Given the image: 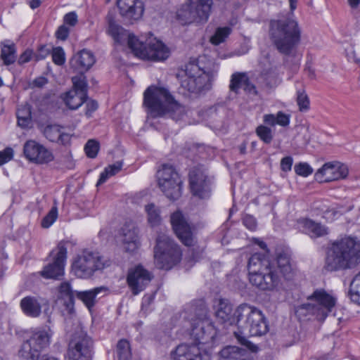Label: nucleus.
<instances>
[{
  "label": "nucleus",
  "instance_id": "1",
  "mask_svg": "<svg viewBox=\"0 0 360 360\" xmlns=\"http://www.w3.org/2000/svg\"><path fill=\"white\" fill-rule=\"evenodd\" d=\"M248 269L250 282L262 290H274L279 285L278 273L288 276L291 272L290 258L283 251L276 252V257L255 253L249 259Z\"/></svg>",
  "mask_w": 360,
  "mask_h": 360
},
{
  "label": "nucleus",
  "instance_id": "2",
  "mask_svg": "<svg viewBox=\"0 0 360 360\" xmlns=\"http://www.w3.org/2000/svg\"><path fill=\"white\" fill-rule=\"evenodd\" d=\"M107 32L117 44L127 42L134 56L140 59L159 62L169 56V48L153 34L145 39H138L112 20L109 21Z\"/></svg>",
  "mask_w": 360,
  "mask_h": 360
},
{
  "label": "nucleus",
  "instance_id": "3",
  "mask_svg": "<svg viewBox=\"0 0 360 360\" xmlns=\"http://www.w3.org/2000/svg\"><path fill=\"white\" fill-rule=\"evenodd\" d=\"M143 105L152 117L167 116L178 121L183 120L187 114L186 108L162 87H148L143 94Z\"/></svg>",
  "mask_w": 360,
  "mask_h": 360
},
{
  "label": "nucleus",
  "instance_id": "4",
  "mask_svg": "<svg viewBox=\"0 0 360 360\" xmlns=\"http://www.w3.org/2000/svg\"><path fill=\"white\" fill-rule=\"evenodd\" d=\"M238 321L236 326L240 332H234L238 341L252 352L257 350V347L251 343L244 335L260 336L268 331V325L262 311L258 308L248 304H240L236 308Z\"/></svg>",
  "mask_w": 360,
  "mask_h": 360
},
{
  "label": "nucleus",
  "instance_id": "5",
  "mask_svg": "<svg viewBox=\"0 0 360 360\" xmlns=\"http://www.w3.org/2000/svg\"><path fill=\"white\" fill-rule=\"evenodd\" d=\"M360 262V239L347 236L333 242L326 259L328 271L352 269Z\"/></svg>",
  "mask_w": 360,
  "mask_h": 360
},
{
  "label": "nucleus",
  "instance_id": "6",
  "mask_svg": "<svg viewBox=\"0 0 360 360\" xmlns=\"http://www.w3.org/2000/svg\"><path fill=\"white\" fill-rule=\"evenodd\" d=\"M269 34L278 51L285 55L294 53L301 39L297 22L289 18L271 20Z\"/></svg>",
  "mask_w": 360,
  "mask_h": 360
},
{
  "label": "nucleus",
  "instance_id": "7",
  "mask_svg": "<svg viewBox=\"0 0 360 360\" xmlns=\"http://www.w3.org/2000/svg\"><path fill=\"white\" fill-rule=\"evenodd\" d=\"M188 321L191 324V335L198 345L212 342L217 335L216 329L207 316V309L203 300H198L191 304Z\"/></svg>",
  "mask_w": 360,
  "mask_h": 360
},
{
  "label": "nucleus",
  "instance_id": "8",
  "mask_svg": "<svg viewBox=\"0 0 360 360\" xmlns=\"http://www.w3.org/2000/svg\"><path fill=\"white\" fill-rule=\"evenodd\" d=\"M307 300L308 303L301 304L295 309V314L299 319L313 314L317 319L323 321L337 302V297L333 293L321 288L314 290Z\"/></svg>",
  "mask_w": 360,
  "mask_h": 360
},
{
  "label": "nucleus",
  "instance_id": "9",
  "mask_svg": "<svg viewBox=\"0 0 360 360\" xmlns=\"http://www.w3.org/2000/svg\"><path fill=\"white\" fill-rule=\"evenodd\" d=\"M155 266L160 269L169 270L181 259L180 248L165 233H160L154 248Z\"/></svg>",
  "mask_w": 360,
  "mask_h": 360
},
{
  "label": "nucleus",
  "instance_id": "10",
  "mask_svg": "<svg viewBox=\"0 0 360 360\" xmlns=\"http://www.w3.org/2000/svg\"><path fill=\"white\" fill-rule=\"evenodd\" d=\"M52 335L50 328L32 330L29 338L22 344L19 355L27 360H39L41 352L50 345Z\"/></svg>",
  "mask_w": 360,
  "mask_h": 360
},
{
  "label": "nucleus",
  "instance_id": "11",
  "mask_svg": "<svg viewBox=\"0 0 360 360\" xmlns=\"http://www.w3.org/2000/svg\"><path fill=\"white\" fill-rule=\"evenodd\" d=\"M157 181L161 191L170 200H176L181 196L183 181L172 165H162L157 172Z\"/></svg>",
  "mask_w": 360,
  "mask_h": 360
},
{
  "label": "nucleus",
  "instance_id": "12",
  "mask_svg": "<svg viewBox=\"0 0 360 360\" xmlns=\"http://www.w3.org/2000/svg\"><path fill=\"white\" fill-rule=\"evenodd\" d=\"M214 78L212 73L205 71L193 62L186 66L185 77L181 81V89L190 93L197 94L209 89Z\"/></svg>",
  "mask_w": 360,
  "mask_h": 360
},
{
  "label": "nucleus",
  "instance_id": "13",
  "mask_svg": "<svg viewBox=\"0 0 360 360\" xmlns=\"http://www.w3.org/2000/svg\"><path fill=\"white\" fill-rule=\"evenodd\" d=\"M105 266L103 257L98 252L84 250L75 259L72 270L77 277L86 278L91 276L96 271L103 269Z\"/></svg>",
  "mask_w": 360,
  "mask_h": 360
},
{
  "label": "nucleus",
  "instance_id": "14",
  "mask_svg": "<svg viewBox=\"0 0 360 360\" xmlns=\"http://www.w3.org/2000/svg\"><path fill=\"white\" fill-rule=\"evenodd\" d=\"M50 257L53 262L45 266L40 274L45 278L60 280L64 275L67 259V248L63 242L51 252Z\"/></svg>",
  "mask_w": 360,
  "mask_h": 360
},
{
  "label": "nucleus",
  "instance_id": "15",
  "mask_svg": "<svg viewBox=\"0 0 360 360\" xmlns=\"http://www.w3.org/2000/svg\"><path fill=\"white\" fill-rule=\"evenodd\" d=\"M22 151L25 158L36 165H47L55 159L52 150L34 139L25 142Z\"/></svg>",
  "mask_w": 360,
  "mask_h": 360
},
{
  "label": "nucleus",
  "instance_id": "16",
  "mask_svg": "<svg viewBox=\"0 0 360 360\" xmlns=\"http://www.w3.org/2000/svg\"><path fill=\"white\" fill-rule=\"evenodd\" d=\"M190 188L193 195L201 199L210 195V181L202 167L193 168L189 172Z\"/></svg>",
  "mask_w": 360,
  "mask_h": 360
},
{
  "label": "nucleus",
  "instance_id": "17",
  "mask_svg": "<svg viewBox=\"0 0 360 360\" xmlns=\"http://www.w3.org/2000/svg\"><path fill=\"white\" fill-rule=\"evenodd\" d=\"M349 173L348 167L346 165L338 162H328L325 163L315 173V179L320 182H329L345 179Z\"/></svg>",
  "mask_w": 360,
  "mask_h": 360
},
{
  "label": "nucleus",
  "instance_id": "18",
  "mask_svg": "<svg viewBox=\"0 0 360 360\" xmlns=\"http://www.w3.org/2000/svg\"><path fill=\"white\" fill-rule=\"evenodd\" d=\"M171 224L179 239L186 246H191L194 242L193 227L180 211L171 215Z\"/></svg>",
  "mask_w": 360,
  "mask_h": 360
},
{
  "label": "nucleus",
  "instance_id": "19",
  "mask_svg": "<svg viewBox=\"0 0 360 360\" xmlns=\"http://www.w3.org/2000/svg\"><path fill=\"white\" fill-rule=\"evenodd\" d=\"M56 304L62 316L65 319H70L74 316V294L69 283L63 282L58 287Z\"/></svg>",
  "mask_w": 360,
  "mask_h": 360
},
{
  "label": "nucleus",
  "instance_id": "20",
  "mask_svg": "<svg viewBox=\"0 0 360 360\" xmlns=\"http://www.w3.org/2000/svg\"><path fill=\"white\" fill-rule=\"evenodd\" d=\"M152 279L151 274L141 265L129 269L127 282L134 295L144 290Z\"/></svg>",
  "mask_w": 360,
  "mask_h": 360
},
{
  "label": "nucleus",
  "instance_id": "21",
  "mask_svg": "<svg viewBox=\"0 0 360 360\" xmlns=\"http://www.w3.org/2000/svg\"><path fill=\"white\" fill-rule=\"evenodd\" d=\"M91 345V338L83 333L74 337L69 344L68 354L70 360H87Z\"/></svg>",
  "mask_w": 360,
  "mask_h": 360
},
{
  "label": "nucleus",
  "instance_id": "22",
  "mask_svg": "<svg viewBox=\"0 0 360 360\" xmlns=\"http://www.w3.org/2000/svg\"><path fill=\"white\" fill-rule=\"evenodd\" d=\"M214 314L217 319L229 326H236L238 316L236 309L233 313L231 302L226 299L216 300L214 304Z\"/></svg>",
  "mask_w": 360,
  "mask_h": 360
},
{
  "label": "nucleus",
  "instance_id": "23",
  "mask_svg": "<svg viewBox=\"0 0 360 360\" xmlns=\"http://www.w3.org/2000/svg\"><path fill=\"white\" fill-rule=\"evenodd\" d=\"M173 360H210L207 354H202L196 345L181 344L172 353Z\"/></svg>",
  "mask_w": 360,
  "mask_h": 360
},
{
  "label": "nucleus",
  "instance_id": "24",
  "mask_svg": "<svg viewBox=\"0 0 360 360\" xmlns=\"http://www.w3.org/2000/svg\"><path fill=\"white\" fill-rule=\"evenodd\" d=\"M122 246L124 251L129 254L136 253L141 247L138 229L131 223L122 228Z\"/></svg>",
  "mask_w": 360,
  "mask_h": 360
},
{
  "label": "nucleus",
  "instance_id": "25",
  "mask_svg": "<svg viewBox=\"0 0 360 360\" xmlns=\"http://www.w3.org/2000/svg\"><path fill=\"white\" fill-rule=\"evenodd\" d=\"M117 7L120 14L129 20H138L141 18L144 8L140 0H117Z\"/></svg>",
  "mask_w": 360,
  "mask_h": 360
},
{
  "label": "nucleus",
  "instance_id": "26",
  "mask_svg": "<svg viewBox=\"0 0 360 360\" xmlns=\"http://www.w3.org/2000/svg\"><path fill=\"white\" fill-rule=\"evenodd\" d=\"M96 59L93 53L83 49L73 56L70 60L71 67L79 72L87 71L94 63Z\"/></svg>",
  "mask_w": 360,
  "mask_h": 360
},
{
  "label": "nucleus",
  "instance_id": "27",
  "mask_svg": "<svg viewBox=\"0 0 360 360\" xmlns=\"http://www.w3.org/2000/svg\"><path fill=\"white\" fill-rule=\"evenodd\" d=\"M20 307L27 316L39 317L41 314V299L34 296H26L20 300Z\"/></svg>",
  "mask_w": 360,
  "mask_h": 360
},
{
  "label": "nucleus",
  "instance_id": "28",
  "mask_svg": "<svg viewBox=\"0 0 360 360\" xmlns=\"http://www.w3.org/2000/svg\"><path fill=\"white\" fill-rule=\"evenodd\" d=\"M229 88L236 93L240 89L250 93L255 91V86L250 82L248 75L245 72L233 73L231 77Z\"/></svg>",
  "mask_w": 360,
  "mask_h": 360
},
{
  "label": "nucleus",
  "instance_id": "29",
  "mask_svg": "<svg viewBox=\"0 0 360 360\" xmlns=\"http://www.w3.org/2000/svg\"><path fill=\"white\" fill-rule=\"evenodd\" d=\"M298 226L311 238L321 237L328 234V230L325 226L309 219H300Z\"/></svg>",
  "mask_w": 360,
  "mask_h": 360
},
{
  "label": "nucleus",
  "instance_id": "30",
  "mask_svg": "<svg viewBox=\"0 0 360 360\" xmlns=\"http://www.w3.org/2000/svg\"><path fill=\"white\" fill-rule=\"evenodd\" d=\"M220 360H253L245 349L236 346H226L220 353Z\"/></svg>",
  "mask_w": 360,
  "mask_h": 360
},
{
  "label": "nucleus",
  "instance_id": "31",
  "mask_svg": "<svg viewBox=\"0 0 360 360\" xmlns=\"http://www.w3.org/2000/svg\"><path fill=\"white\" fill-rule=\"evenodd\" d=\"M193 12L205 22L209 18L213 4L212 0H188Z\"/></svg>",
  "mask_w": 360,
  "mask_h": 360
},
{
  "label": "nucleus",
  "instance_id": "32",
  "mask_svg": "<svg viewBox=\"0 0 360 360\" xmlns=\"http://www.w3.org/2000/svg\"><path fill=\"white\" fill-rule=\"evenodd\" d=\"M86 94L75 89H70L63 96L66 106L70 110L78 109L86 101Z\"/></svg>",
  "mask_w": 360,
  "mask_h": 360
},
{
  "label": "nucleus",
  "instance_id": "33",
  "mask_svg": "<svg viewBox=\"0 0 360 360\" xmlns=\"http://www.w3.org/2000/svg\"><path fill=\"white\" fill-rule=\"evenodd\" d=\"M108 288L101 286L93 288L89 290L79 291L76 292V295L78 299L82 301L85 306L91 310L96 303V296L101 292H106Z\"/></svg>",
  "mask_w": 360,
  "mask_h": 360
},
{
  "label": "nucleus",
  "instance_id": "34",
  "mask_svg": "<svg viewBox=\"0 0 360 360\" xmlns=\"http://www.w3.org/2000/svg\"><path fill=\"white\" fill-rule=\"evenodd\" d=\"M176 18L179 22L182 25L190 24L192 22H205L201 20L198 15L193 12L191 4L182 6L176 12Z\"/></svg>",
  "mask_w": 360,
  "mask_h": 360
},
{
  "label": "nucleus",
  "instance_id": "35",
  "mask_svg": "<svg viewBox=\"0 0 360 360\" xmlns=\"http://www.w3.org/2000/svg\"><path fill=\"white\" fill-rule=\"evenodd\" d=\"M263 121L266 124L274 127L279 125L281 127H287L290 124V115L283 111H278L276 115L265 114L263 116Z\"/></svg>",
  "mask_w": 360,
  "mask_h": 360
},
{
  "label": "nucleus",
  "instance_id": "36",
  "mask_svg": "<svg viewBox=\"0 0 360 360\" xmlns=\"http://www.w3.org/2000/svg\"><path fill=\"white\" fill-rule=\"evenodd\" d=\"M18 124L22 128L28 127L32 122L31 108L28 104L21 105L17 110Z\"/></svg>",
  "mask_w": 360,
  "mask_h": 360
},
{
  "label": "nucleus",
  "instance_id": "37",
  "mask_svg": "<svg viewBox=\"0 0 360 360\" xmlns=\"http://www.w3.org/2000/svg\"><path fill=\"white\" fill-rule=\"evenodd\" d=\"M145 211L147 214L148 223L150 226H157L160 224L162 219L159 207L153 203H150L145 206Z\"/></svg>",
  "mask_w": 360,
  "mask_h": 360
},
{
  "label": "nucleus",
  "instance_id": "38",
  "mask_svg": "<svg viewBox=\"0 0 360 360\" xmlns=\"http://www.w3.org/2000/svg\"><path fill=\"white\" fill-rule=\"evenodd\" d=\"M15 46L14 44H3L1 46V56L5 65L13 63L16 58Z\"/></svg>",
  "mask_w": 360,
  "mask_h": 360
},
{
  "label": "nucleus",
  "instance_id": "39",
  "mask_svg": "<svg viewBox=\"0 0 360 360\" xmlns=\"http://www.w3.org/2000/svg\"><path fill=\"white\" fill-rule=\"evenodd\" d=\"M122 166V162L118 161L105 167L103 172L101 173L100 178L96 185L98 186L105 183L108 178L117 174L121 170Z\"/></svg>",
  "mask_w": 360,
  "mask_h": 360
},
{
  "label": "nucleus",
  "instance_id": "40",
  "mask_svg": "<svg viewBox=\"0 0 360 360\" xmlns=\"http://www.w3.org/2000/svg\"><path fill=\"white\" fill-rule=\"evenodd\" d=\"M232 30L229 26L217 28L214 34L210 38V42L214 45H219L225 41L231 33Z\"/></svg>",
  "mask_w": 360,
  "mask_h": 360
},
{
  "label": "nucleus",
  "instance_id": "41",
  "mask_svg": "<svg viewBox=\"0 0 360 360\" xmlns=\"http://www.w3.org/2000/svg\"><path fill=\"white\" fill-rule=\"evenodd\" d=\"M349 296L352 302L360 305V272L354 277L350 283Z\"/></svg>",
  "mask_w": 360,
  "mask_h": 360
},
{
  "label": "nucleus",
  "instance_id": "42",
  "mask_svg": "<svg viewBox=\"0 0 360 360\" xmlns=\"http://www.w3.org/2000/svg\"><path fill=\"white\" fill-rule=\"evenodd\" d=\"M257 136L265 143H270L274 138L272 129L266 125H259L256 129Z\"/></svg>",
  "mask_w": 360,
  "mask_h": 360
},
{
  "label": "nucleus",
  "instance_id": "43",
  "mask_svg": "<svg viewBox=\"0 0 360 360\" xmlns=\"http://www.w3.org/2000/svg\"><path fill=\"white\" fill-rule=\"evenodd\" d=\"M119 360H127L131 356L129 343L126 340H121L117 345Z\"/></svg>",
  "mask_w": 360,
  "mask_h": 360
},
{
  "label": "nucleus",
  "instance_id": "44",
  "mask_svg": "<svg viewBox=\"0 0 360 360\" xmlns=\"http://www.w3.org/2000/svg\"><path fill=\"white\" fill-rule=\"evenodd\" d=\"M61 128L58 125H49L44 129V136L51 142L58 141Z\"/></svg>",
  "mask_w": 360,
  "mask_h": 360
},
{
  "label": "nucleus",
  "instance_id": "45",
  "mask_svg": "<svg viewBox=\"0 0 360 360\" xmlns=\"http://www.w3.org/2000/svg\"><path fill=\"white\" fill-rule=\"evenodd\" d=\"M297 103L300 111L304 112L309 109V98L304 89L297 91Z\"/></svg>",
  "mask_w": 360,
  "mask_h": 360
},
{
  "label": "nucleus",
  "instance_id": "46",
  "mask_svg": "<svg viewBox=\"0 0 360 360\" xmlns=\"http://www.w3.org/2000/svg\"><path fill=\"white\" fill-rule=\"evenodd\" d=\"M100 144L95 139H89L84 146V151L89 158H95L99 150Z\"/></svg>",
  "mask_w": 360,
  "mask_h": 360
},
{
  "label": "nucleus",
  "instance_id": "47",
  "mask_svg": "<svg viewBox=\"0 0 360 360\" xmlns=\"http://www.w3.org/2000/svg\"><path fill=\"white\" fill-rule=\"evenodd\" d=\"M262 75L270 86H276L279 82L278 73L275 68H271L264 71Z\"/></svg>",
  "mask_w": 360,
  "mask_h": 360
},
{
  "label": "nucleus",
  "instance_id": "48",
  "mask_svg": "<svg viewBox=\"0 0 360 360\" xmlns=\"http://www.w3.org/2000/svg\"><path fill=\"white\" fill-rule=\"evenodd\" d=\"M58 218V209L53 207L48 214L43 218L41 221V226L43 228H49Z\"/></svg>",
  "mask_w": 360,
  "mask_h": 360
},
{
  "label": "nucleus",
  "instance_id": "49",
  "mask_svg": "<svg viewBox=\"0 0 360 360\" xmlns=\"http://www.w3.org/2000/svg\"><path fill=\"white\" fill-rule=\"evenodd\" d=\"M73 83V87L72 89H75L77 91H83L87 94V84L85 76L81 75L79 76H75L72 78Z\"/></svg>",
  "mask_w": 360,
  "mask_h": 360
},
{
  "label": "nucleus",
  "instance_id": "50",
  "mask_svg": "<svg viewBox=\"0 0 360 360\" xmlns=\"http://www.w3.org/2000/svg\"><path fill=\"white\" fill-rule=\"evenodd\" d=\"M52 60L57 65H63L65 62V53L62 47L58 46L52 49Z\"/></svg>",
  "mask_w": 360,
  "mask_h": 360
},
{
  "label": "nucleus",
  "instance_id": "51",
  "mask_svg": "<svg viewBox=\"0 0 360 360\" xmlns=\"http://www.w3.org/2000/svg\"><path fill=\"white\" fill-rule=\"evenodd\" d=\"M295 172L301 176L307 177L313 173V168L307 162H299L294 167Z\"/></svg>",
  "mask_w": 360,
  "mask_h": 360
},
{
  "label": "nucleus",
  "instance_id": "52",
  "mask_svg": "<svg viewBox=\"0 0 360 360\" xmlns=\"http://www.w3.org/2000/svg\"><path fill=\"white\" fill-rule=\"evenodd\" d=\"M14 155V150L13 148L8 147L4 150L0 151V166L11 161Z\"/></svg>",
  "mask_w": 360,
  "mask_h": 360
},
{
  "label": "nucleus",
  "instance_id": "53",
  "mask_svg": "<svg viewBox=\"0 0 360 360\" xmlns=\"http://www.w3.org/2000/svg\"><path fill=\"white\" fill-rule=\"evenodd\" d=\"M244 226L250 231H255L257 228V221L254 217L246 214L243 218Z\"/></svg>",
  "mask_w": 360,
  "mask_h": 360
},
{
  "label": "nucleus",
  "instance_id": "54",
  "mask_svg": "<svg viewBox=\"0 0 360 360\" xmlns=\"http://www.w3.org/2000/svg\"><path fill=\"white\" fill-rule=\"evenodd\" d=\"M34 57L33 51L27 49L20 56L18 62L20 65H22L30 62Z\"/></svg>",
  "mask_w": 360,
  "mask_h": 360
},
{
  "label": "nucleus",
  "instance_id": "55",
  "mask_svg": "<svg viewBox=\"0 0 360 360\" xmlns=\"http://www.w3.org/2000/svg\"><path fill=\"white\" fill-rule=\"evenodd\" d=\"M293 164V159L291 156H286L281 160V169L285 172L291 170Z\"/></svg>",
  "mask_w": 360,
  "mask_h": 360
},
{
  "label": "nucleus",
  "instance_id": "56",
  "mask_svg": "<svg viewBox=\"0 0 360 360\" xmlns=\"http://www.w3.org/2000/svg\"><path fill=\"white\" fill-rule=\"evenodd\" d=\"M70 33V30L66 25H63L58 27L56 32V36L58 39L65 40Z\"/></svg>",
  "mask_w": 360,
  "mask_h": 360
},
{
  "label": "nucleus",
  "instance_id": "57",
  "mask_svg": "<svg viewBox=\"0 0 360 360\" xmlns=\"http://www.w3.org/2000/svg\"><path fill=\"white\" fill-rule=\"evenodd\" d=\"M64 22L70 26H75L77 22V15L75 12L67 13L64 16Z\"/></svg>",
  "mask_w": 360,
  "mask_h": 360
},
{
  "label": "nucleus",
  "instance_id": "58",
  "mask_svg": "<svg viewBox=\"0 0 360 360\" xmlns=\"http://www.w3.org/2000/svg\"><path fill=\"white\" fill-rule=\"evenodd\" d=\"M98 108V103L94 100H91L86 105V115L90 117L91 114Z\"/></svg>",
  "mask_w": 360,
  "mask_h": 360
},
{
  "label": "nucleus",
  "instance_id": "59",
  "mask_svg": "<svg viewBox=\"0 0 360 360\" xmlns=\"http://www.w3.org/2000/svg\"><path fill=\"white\" fill-rule=\"evenodd\" d=\"M49 53V50L45 46H43L40 47L38 52L34 54V59L36 61H39L44 59Z\"/></svg>",
  "mask_w": 360,
  "mask_h": 360
},
{
  "label": "nucleus",
  "instance_id": "60",
  "mask_svg": "<svg viewBox=\"0 0 360 360\" xmlns=\"http://www.w3.org/2000/svg\"><path fill=\"white\" fill-rule=\"evenodd\" d=\"M48 82V80L46 77H39L37 78H36L35 79L33 80L32 82V84L34 86H37V87H42L44 86L45 84H46Z\"/></svg>",
  "mask_w": 360,
  "mask_h": 360
},
{
  "label": "nucleus",
  "instance_id": "61",
  "mask_svg": "<svg viewBox=\"0 0 360 360\" xmlns=\"http://www.w3.org/2000/svg\"><path fill=\"white\" fill-rule=\"evenodd\" d=\"M70 141V136L68 134L63 133L60 131V136L57 143H60L62 144H66Z\"/></svg>",
  "mask_w": 360,
  "mask_h": 360
},
{
  "label": "nucleus",
  "instance_id": "62",
  "mask_svg": "<svg viewBox=\"0 0 360 360\" xmlns=\"http://www.w3.org/2000/svg\"><path fill=\"white\" fill-rule=\"evenodd\" d=\"M29 5L32 9H35L41 5V0H30Z\"/></svg>",
  "mask_w": 360,
  "mask_h": 360
},
{
  "label": "nucleus",
  "instance_id": "63",
  "mask_svg": "<svg viewBox=\"0 0 360 360\" xmlns=\"http://www.w3.org/2000/svg\"><path fill=\"white\" fill-rule=\"evenodd\" d=\"M347 57L349 60L353 61L356 63H359V59H358L356 57V53L354 51H352L350 53H348Z\"/></svg>",
  "mask_w": 360,
  "mask_h": 360
},
{
  "label": "nucleus",
  "instance_id": "64",
  "mask_svg": "<svg viewBox=\"0 0 360 360\" xmlns=\"http://www.w3.org/2000/svg\"><path fill=\"white\" fill-rule=\"evenodd\" d=\"M255 243L264 252H266V245L264 242L259 240L255 239Z\"/></svg>",
  "mask_w": 360,
  "mask_h": 360
}]
</instances>
